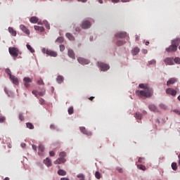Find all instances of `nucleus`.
Returning <instances> with one entry per match:
<instances>
[{
  "mask_svg": "<svg viewBox=\"0 0 180 180\" xmlns=\"http://www.w3.org/2000/svg\"><path fill=\"white\" fill-rule=\"evenodd\" d=\"M139 88L144 90L136 91L135 94L139 98H150L153 96V89L148 87V85L144 84H140Z\"/></svg>",
  "mask_w": 180,
  "mask_h": 180,
  "instance_id": "obj_1",
  "label": "nucleus"
},
{
  "mask_svg": "<svg viewBox=\"0 0 180 180\" xmlns=\"http://www.w3.org/2000/svg\"><path fill=\"white\" fill-rule=\"evenodd\" d=\"M67 157V153L65 152H60L59 153V158L54 161V164H64L67 162V160H65V158Z\"/></svg>",
  "mask_w": 180,
  "mask_h": 180,
  "instance_id": "obj_2",
  "label": "nucleus"
},
{
  "mask_svg": "<svg viewBox=\"0 0 180 180\" xmlns=\"http://www.w3.org/2000/svg\"><path fill=\"white\" fill-rule=\"evenodd\" d=\"M41 51L44 54H47V56H50V57H57L58 56L57 52L50 49H46V48L42 49Z\"/></svg>",
  "mask_w": 180,
  "mask_h": 180,
  "instance_id": "obj_3",
  "label": "nucleus"
},
{
  "mask_svg": "<svg viewBox=\"0 0 180 180\" xmlns=\"http://www.w3.org/2000/svg\"><path fill=\"white\" fill-rule=\"evenodd\" d=\"M8 51H9V53L11 54V56L14 57V58H15L16 57H18L19 56V49H18V48L10 47V48H8Z\"/></svg>",
  "mask_w": 180,
  "mask_h": 180,
  "instance_id": "obj_4",
  "label": "nucleus"
},
{
  "mask_svg": "<svg viewBox=\"0 0 180 180\" xmlns=\"http://www.w3.org/2000/svg\"><path fill=\"white\" fill-rule=\"evenodd\" d=\"M98 66L100 67L101 71H108V70L110 68L108 64L103 63H98Z\"/></svg>",
  "mask_w": 180,
  "mask_h": 180,
  "instance_id": "obj_5",
  "label": "nucleus"
},
{
  "mask_svg": "<svg viewBox=\"0 0 180 180\" xmlns=\"http://www.w3.org/2000/svg\"><path fill=\"white\" fill-rule=\"evenodd\" d=\"M166 94H167V95H172V96H175V95H176V91L172 88H167L166 89Z\"/></svg>",
  "mask_w": 180,
  "mask_h": 180,
  "instance_id": "obj_6",
  "label": "nucleus"
},
{
  "mask_svg": "<svg viewBox=\"0 0 180 180\" xmlns=\"http://www.w3.org/2000/svg\"><path fill=\"white\" fill-rule=\"evenodd\" d=\"M79 130L83 133V134H86V136H92V132L86 130L85 127H80Z\"/></svg>",
  "mask_w": 180,
  "mask_h": 180,
  "instance_id": "obj_7",
  "label": "nucleus"
},
{
  "mask_svg": "<svg viewBox=\"0 0 180 180\" xmlns=\"http://www.w3.org/2000/svg\"><path fill=\"white\" fill-rule=\"evenodd\" d=\"M24 85L26 88H29L30 86V84H32V79L29 77H25L24 78Z\"/></svg>",
  "mask_w": 180,
  "mask_h": 180,
  "instance_id": "obj_8",
  "label": "nucleus"
},
{
  "mask_svg": "<svg viewBox=\"0 0 180 180\" xmlns=\"http://www.w3.org/2000/svg\"><path fill=\"white\" fill-rule=\"evenodd\" d=\"M127 32H120L115 34V37H118L119 39H124V37H127Z\"/></svg>",
  "mask_w": 180,
  "mask_h": 180,
  "instance_id": "obj_9",
  "label": "nucleus"
},
{
  "mask_svg": "<svg viewBox=\"0 0 180 180\" xmlns=\"http://www.w3.org/2000/svg\"><path fill=\"white\" fill-rule=\"evenodd\" d=\"M89 27H91V22L86 20L82 22V29H89Z\"/></svg>",
  "mask_w": 180,
  "mask_h": 180,
  "instance_id": "obj_10",
  "label": "nucleus"
},
{
  "mask_svg": "<svg viewBox=\"0 0 180 180\" xmlns=\"http://www.w3.org/2000/svg\"><path fill=\"white\" fill-rule=\"evenodd\" d=\"M176 50H178V48L172 44L166 49V51H167V53H172L174 51H176Z\"/></svg>",
  "mask_w": 180,
  "mask_h": 180,
  "instance_id": "obj_11",
  "label": "nucleus"
},
{
  "mask_svg": "<svg viewBox=\"0 0 180 180\" xmlns=\"http://www.w3.org/2000/svg\"><path fill=\"white\" fill-rule=\"evenodd\" d=\"M77 61L79 63V64H84V65L89 64V60L84 58H78Z\"/></svg>",
  "mask_w": 180,
  "mask_h": 180,
  "instance_id": "obj_12",
  "label": "nucleus"
},
{
  "mask_svg": "<svg viewBox=\"0 0 180 180\" xmlns=\"http://www.w3.org/2000/svg\"><path fill=\"white\" fill-rule=\"evenodd\" d=\"M10 79H11V82H13V84H14V85L19 84V79H18V77L12 75L10 77Z\"/></svg>",
  "mask_w": 180,
  "mask_h": 180,
  "instance_id": "obj_13",
  "label": "nucleus"
},
{
  "mask_svg": "<svg viewBox=\"0 0 180 180\" xmlns=\"http://www.w3.org/2000/svg\"><path fill=\"white\" fill-rule=\"evenodd\" d=\"M164 62L165 63L166 65H172L174 64V59L171 58H166L164 60Z\"/></svg>",
  "mask_w": 180,
  "mask_h": 180,
  "instance_id": "obj_14",
  "label": "nucleus"
},
{
  "mask_svg": "<svg viewBox=\"0 0 180 180\" xmlns=\"http://www.w3.org/2000/svg\"><path fill=\"white\" fill-rule=\"evenodd\" d=\"M180 38H177L172 41V45L175 46L176 49H178V46H179Z\"/></svg>",
  "mask_w": 180,
  "mask_h": 180,
  "instance_id": "obj_15",
  "label": "nucleus"
},
{
  "mask_svg": "<svg viewBox=\"0 0 180 180\" xmlns=\"http://www.w3.org/2000/svg\"><path fill=\"white\" fill-rule=\"evenodd\" d=\"M148 108L151 112H158V108L154 104L149 105Z\"/></svg>",
  "mask_w": 180,
  "mask_h": 180,
  "instance_id": "obj_16",
  "label": "nucleus"
},
{
  "mask_svg": "<svg viewBox=\"0 0 180 180\" xmlns=\"http://www.w3.org/2000/svg\"><path fill=\"white\" fill-rule=\"evenodd\" d=\"M44 163L45 164V165H46V167H51V160H50V158H46L44 160Z\"/></svg>",
  "mask_w": 180,
  "mask_h": 180,
  "instance_id": "obj_17",
  "label": "nucleus"
},
{
  "mask_svg": "<svg viewBox=\"0 0 180 180\" xmlns=\"http://www.w3.org/2000/svg\"><path fill=\"white\" fill-rule=\"evenodd\" d=\"M176 82V79L175 78H171L169 79L167 82V86H169V85H173V84H174Z\"/></svg>",
  "mask_w": 180,
  "mask_h": 180,
  "instance_id": "obj_18",
  "label": "nucleus"
},
{
  "mask_svg": "<svg viewBox=\"0 0 180 180\" xmlns=\"http://www.w3.org/2000/svg\"><path fill=\"white\" fill-rule=\"evenodd\" d=\"M32 94H33V95H35L36 96H37V95H39V96H44V91H40V92H39V91H36V90H33V91H32Z\"/></svg>",
  "mask_w": 180,
  "mask_h": 180,
  "instance_id": "obj_19",
  "label": "nucleus"
},
{
  "mask_svg": "<svg viewBox=\"0 0 180 180\" xmlns=\"http://www.w3.org/2000/svg\"><path fill=\"white\" fill-rule=\"evenodd\" d=\"M68 54L70 58H75V53H74V51L69 49Z\"/></svg>",
  "mask_w": 180,
  "mask_h": 180,
  "instance_id": "obj_20",
  "label": "nucleus"
},
{
  "mask_svg": "<svg viewBox=\"0 0 180 180\" xmlns=\"http://www.w3.org/2000/svg\"><path fill=\"white\" fill-rule=\"evenodd\" d=\"M56 81L58 84H61L64 82V77L61 75H58L56 78Z\"/></svg>",
  "mask_w": 180,
  "mask_h": 180,
  "instance_id": "obj_21",
  "label": "nucleus"
},
{
  "mask_svg": "<svg viewBox=\"0 0 180 180\" xmlns=\"http://www.w3.org/2000/svg\"><path fill=\"white\" fill-rule=\"evenodd\" d=\"M140 51V49H139V47H135L133 50H132V54L133 56H137V54H139Z\"/></svg>",
  "mask_w": 180,
  "mask_h": 180,
  "instance_id": "obj_22",
  "label": "nucleus"
},
{
  "mask_svg": "<svg viewBox=\"0 0 180 180\" xmlns=\"http://www.w3.org/2000/svg\"><path fill=\"white\" fill-rule=\"evenodd\" d=\"M58 174L59 175H60L61 176H65V175H67V172H65V170H63V169H59L58 171Z\"/></svg>",
  "mask_w": 180,
  "mask_h": 180,
  "instance_id": "obj_23",
  "label": "nucleus"
},
{
  "mask_svg": "<svg viewBox=\"0 0 180 180\" xmlns=\"http://www.w3.org/2000/svg\"><path fill=\"white\" fill-rule=\"evenodd\" d=\"M34 27L36 30H38L39 32H44V27H40V26H38V25H34Z\"/></svg>",
  "mask_w": 180,
  "mask_h": 180,
  "instance_id": "obj_24",
  "label": "nucleus"
},
{
  "mask_svg": "<svg viewBox=\"0 0 180 180\" xmlns=\"http://www.w3.org/2000/svg\"><path fill=\"white\" fill-rule=\"evenodd\" d=\"M8 32L11 33L12 36H16V31L13 30V28L9 27H8Z\"/></svg>",
  "mask_w": 180,
  "mask_h": 180,
  "instance_id": "obj_25",
  "label": "nucleus"
},
{
  "mask_svg": "<svg viewBox=\"0 0 180 180\" xmlns=\"http://www.w3.org/2000/svg\"><path fill=\"white\" fill-rule=\"evenodd\" d=\"M65 36L72 41H73V40H75V38L74 37V36H72V34H71L70 33H68V32L66 33Z\"/></svg>",
  "mask_w": 180,
  "mask_h": 180,
  "instance_id": "obj_26",
  "label": "nucleus"
},
{
  "mask_svg": "<svg viewBox=\"0 0 180 180\" xmlns=\"http://www.w3.org/2000/svg\"><path fill=\"white\" fill-rule=\"evenodd\" d=\"M136 167H137L138 169H141V171H146V169H147L146 166H144L143 165H136Z\"/></svg>",
  "mask_w": 180,
  "mask_h": 180,
  "instance_id": "obj_27",
  "label": "nucleus"
},
{
  "mask_svg": "<svg viewBox=\"0 0 180 180\" xmlns=\"http://www.w3.org/2000/svg\"><path fill=\"white\" fill-rule=\"evenodd\" d=\"M30 20L31 23H37V22H39V18L37 17H32Z\"/></svg>",
  "mask_w": 180,
  "mask_h": 180,
  "instance_id": "obj_28",
  "label": "nucleus"
},
{
  "mask_svg": "<svg viewBox=\"0 0 180 180\" xmlns=\"http://www.w3.org/2000/svg\"><path fill=\"white\" fill-rule=\"evenodd\" d=\"M134 116H135L136 119H138V120H140L141 119V117H143V115H141V113H140L139 112H136Z\"/></svg>",
  "mask_w": 180,
  "mask_h": 180,
  "instance_id": "obj_29",
  "label": "nucleus"
},
{
  "mask_svg": "<svg viewBox=\"0 0 180 180\" xmlns=\"http://www.w3.org/2000/svg\"><path fill=\"white\" fill-rule=\"evenodd\" d=\"M26 126H27V129H30V130H33V129H34V126L33 125V124H32L30 122H27L26 124Z\"/></svg>",
  "mask_w": 180,
  "mask_h": 180,
  "instance_id": "obj_30",
  "label": "nucleus"
},
{
  "mask_svg": "<svg viewBox=\"0 0 180 180\" xmlns=\"http://www.w3.org/2000/svg\"><path fill=\"white\" fill-rule=\"evenodd\" d=\"M172 168L173 171H176V169H178V166L176 162L172 163Z\"/></svg>",
  "mask_w": 180,
  "mask_h": 180,
  "instance_id": "obj_31",
  "label": "nucleus"
},
{
  "mask_svg": "<svg viewBox=\"0 0 180 180\" xmlns=\"http://www.w3.org/2000/svg\"><path fill=\"white\" fill-rule=\"evenodd\" d=\"M124 43H126V41H124V40H118L117 41V46H123V44H124Z\"/></svg>",
  "mask_w": 180,
  "mask_h": 180,
  "instance_id": "obj_32",
  "label": "nucleus"
},
{
  "mask_svg": "<svg viewBox=\"0 0 180 180\" xmlns=\"http://www.w3.org/2000/svg\"><path fill=\"white\" fill-rule=\"evenodd\" d=\"M27 50H29V51H30V53H34V50L33 49L32 46H30V44H27Z\"/></svg>",
  "mask_w": 180,
  "mask_h": 180,
  "instance_id": "obj_33",
  "label": "nucleus"
},
{
  "mask_svg": "<svg viewBox=\"0 0 180 180\" xmlns=\"http://www.w3.org/2000/svg\"><path fill=\"white\" fill-rule=\"evenodd\" d=\"M5 72H6L8 75H9V78H11V76H12V72L11 71V69L6 68L5 70Z\"/></svg>",
  "mask_w": 180,
  "mask_h": 180,
  "instance_id": "obj_34",
  "label": "nucleus"
},
{
  "mask_svg": "<svg viewBox=\"0 0 180 180\" xmlns=\"http://www.w3.org/2000/svg\"><path fill=\"white\" fill-rule=\"evenodd\" d=\"M68 112L69 115H72L74 113V107H70Z\"/></svg>",
  "mask_w": 180,
  "mask_h": 180,
  "instance_id": "obj_35",
  "label": "nucleus"
},
{
  "mask_svg": "<svg viewBox=\"0 0 180 180\" xmlns=\"http://www.w3.org/2000/svg\"><path fill=\"white\" fill-rule=\"evenodd\" d=\"M23 32L24 33H25V34H30V31L29 30H27V28H26V27H23Z\"/></svg>",
  "mask_w": 180,
  "mask_h": 180,
  "instance_id": "obj_36",
  "label": "nucleus"
},
{
  "mask_svg": "<svg viewBox=\"0 0 180 180\" xmlns=\"http://www.w3.org/2000/svg\"><path fill=\"white\" fill-rule=\"evenodd\" d=\"M44 23L46 29H48V30H50V24L47 21H44Z\"/></svg>",
  "mask_w": 180,
  "mask_h": 180,
  "instance_id": "obj_37",
  "label": "nucleus"
},
{
  "mask_svg": "<svg viewBox=\"0 0 180 180\" xmlns=\"http://www.w3.org/2000/svg\"><path fill=\"white\" fill-rule=\"evenodd\" d=\"M95 176L97 179H101V173L99 172H96Z\"/></svg>",
  "mask_w": 180,
  "mask_h": 180,
  "instance_id": "obj_38",
  "label": "nucleus"
},
{
  "mask_svg": "<svg viewBox=\"0 0 180 180\" xmlns=\"http://www.w3.org/2000/svg\"><path fill=\"white\" fill-rule=\"evenodd\" d=\"M56 41H58V43H63L64 41V38L63 37H58L57 39H56Z\"/></svg>",
  "mask_w": 180,
  "mask_h": 180,
  "instance_id": "obj_39",
  "label": "nucleus"
},
{
  "mask_svg": "<svg viewBox=\"0 0 180 180\" xmlns=\"http://www.w3.org/2000/svg\"><path fill=\"white\" fill-rule=\"evenodd\" d=\"M39 151H41V153H43V151H44V146L39 145Z\"/></svg>",
  "mask_w": 180,
  "mask_h": 180,
  "instance_id": "obj_40",
  "label": "nucleus"
},
{
  "mask_svg": "<svg viewBox=\"0 0 180 180\" xmlns=\"http://www.w3.org/2000/svg\"><path fill=\"white\" fill-rule=\"evenodd\" d=\"M5 120H6V119L5 118V117H0V123H4V122H5Z\"/></svg>",
  "mask_w": 180,
  "mask_h": 180,
  "instance_id": "obj_41",
  "label": "nucleus"
},
{
  "mask_svg": "<svg viewBox=\"0 0 180 180\" xmlns=\"http://www.w3.org/2000/svg\"><path fill=\"white\" fill-rule=\"evenodd\" d=\"M174 63L176 64H180V58H174Z\"/></svg>",
  "mask_w": 180,
  "mask_h": 180,
  "instance_id": "obj_42",
  "label": "nucleus"
},
{
  "mask_svg": "<svg viewBox=\"0 0 180 180\" xmlns=\"http://www.w3.org/2000/svg\"><path fill=\"white\" fill-rule=\"evenodd\" d=\"M77 178L82 179L83 178H85V176H84L83 174H77Z\"/></svg>",
  "mask_w": 180,
  "mask_h": 180,
  "instance_id": "obj_43",
  "label": "nucleus"
},
{
  "mask_svg": "<svg viewBox=\"0 0 180 180\" xmlns=\"http://www.w3.org/2000/svg\"><path fill=\"white\" fill-rule=\"evenodd\" d=\"M37 84L38 85H44V82H43L42 79L38 80Z\"/></svg>",
  "mask_w": 180,
  "mask_h": 180,
  "instance_id": "obj_44",
  "label": "nucleus"
},
{
  "mask_svg": "<svg viewBox=\"0 0 180 180\" xmlns=\"http://www.w3.org/2000/svg\"><path fill=\"white\" fill-rule=\"evenodd\" d=\"M156 61L155 60H152L148 62V65H152L153 64H155Z\"/></svg>",
  "mask_w": 180,
  "mask_h": 180,
  "instance_id": "obj_45",
  "label": "nucleus"
},
{
  "mask_svg": "<svg viewBox=\"0 0 180 180\" xmlns=\"http://www.w3.org/2000/svg\"><path fill=\"white\" fill-rule=\"evenodd\" d=\"M173 112L174 113H176V115H179L180 116V111H179V110L175 109V110H173Z\"/></svg>",
  "mask_w": 180,
  "mask_h": 180,
  "instance_id": "obj_46",
  "label": "nucleus"
},
{
  "mask_svg": "<svg viewBox=\"0 0 180 180\" xmlns=\"http://www.w3.org/2000/svg\"><path fill=\"white\" fill-rule=\"evenodd\" d=\"M64 50H65V46H64V45H60V51H64Z\"/></svg>",
  "mask_w": 180,
  "mask_h": 180,
  "instance_id": "obj_47",
  "label": "nucleus"
},
{
  "mask_svg": "<svg viewBox=\"0 0 180 180\" xmlns=\"http://www.w3.org/2000/svg\"><path fill=\"white\" fill-rule=\"evenodd\" d=\"M143 161H144V158H139V159H138V162L141 163V162H143Z\"/></svg>",
  "mask_w": 180,
  "mask_h": 180,
  "instance_id": "obj_48",
  "label": "nucleus"
},
{
  "mask_svg": "<svg viewBox=\"0 0 180 180\" xmlns=\"http://www.w3.org/2000/svg\"><path fill=\"white\" fill-rule=\"evenodd\" d=\"M49 155L51 157H54V155H56V153H54V151H50Z\"/></svg>",
  "mask_w": 180,
  "mask_h": 180,
  "instance_id": "obj_49",
  "label": "nucleus"
},
{
  "mask_svg": "<svg viewBox=\"0 0 180 180\" xmlns=\"http://www.w3.org/2000/svg\"><path fill=\"white\" fill-rule=\"evenodd\" d=\"M111 2L113 4H117V2H120V0H111Z\"/></svg>",
  "mask_w": 180,
  "mask_h": 180,
  "instance_id": "obj_50",
  "label": "nucleus"
},
{
  "mask_svg": "<svg viewBox=\"0 0 180 180\" xmlns=\"http://www.w3.org/2000/svg\"><path fill=\"white\" fill-rule=\"evenodd\" d=\"M39 102H40L41 105H43V103H44V99L40 98Z\"/></svg>",
  "mask_w": 180,
  "mask_h": 180,
  "instance_id": "obj_51",
  "label": "nucleus"
},
{
  "mask_svg": "<svg viewBox=\"0 0 180 180\" xmlns=\"http://www.w3.org/2000/svg\"><path fill=\"white\" fill-rule=\"evenodd\" d=\"M50 129H51L52 130H54V129H56V126H54V124H51Z\"/></svg>",
  "mask_w": 180,
  "mask_h": 180,
  "instance_id": "obj_52",
  "label": "nucleus"
},
{
  "mask_svg": "<svg viewBox=\"0 0 180 180\" xmlns=\"http://www.w3.org/2000/svg\"><path fill=\"white\" fill-rule=\"evenodd\" d=\"M142 52L143 54H147V53H148V51H147V49H143Z\"/></svg>",
  "mask_w": 180,
  "mask_h": 180,
  "instance_id": "obj_53",
  "label": "nucleus"
},
{
  "mask_svg": "<svg viewBox=\"0 0 180 180\" xmlns=\"http://www.w3.org/2000/svg\"><path fill=\"white\" fill-rule=\"evenodd\" d=\"M19 119H20V120H21V122H22V120H23V116L22 115V114L19 115Z\"/></svg>",
  "mask_w": 180,
  "mask_h": 180,
  "instance_id": "obj_54",
  "label": "nucleus"
},
{
  "mask_svg": "<svg viewBox=\"0 0 180 180\" xmlns=\"http://www.w3.org/2000/svg\"><path fill=\"white\" fill-rule=\"evenodd\" d=\"M160 108H161L162 109H165V105L163 104H160Z\"/></svg>",
  "mask_w": 180,
  "mask_h": 180,
  "instance_id": "obj_55",
  "label": "nucleus"
},
{
  "mask_svg": "<svg viewBox=\"0 0 180 180\" xmlns=\"http://www.w3.org/2000/svg\"><path fill=\"white\" fill-rule=\"evenodd\" d=\"M32 148H33V150H34V151H37V148L36 146L33 145Z\"/></svg>",
  "mask_w": 180,
  "mask_h": 180,
  "instance_id": "obj_56",
  "label": "nucleus"
},
{
  "mask_svg": "<svg viewBox=\"0 0 180 180\" xmlns=\"http://www.w3.org/2000/svg\"><path fill=\"white\" fill-rule=\"evenodd\" d=\"M86 1L88 0H77L78 2H83V3L86 2Z\"/></svg>",
  "mask_w": 180,
  "mask_h": 180,
  "instance_id": "obj_57",
  "label": "nucleus"
},
{
  "mask_svg": "<svg viewBox=\"0 0 180 180\" xmlns=\"http://www.w3.org/2000/svg\"><path fill=\"white\" fill-rule=\"evenodd\" d=\"M75 30L76 32H81V29H79V27H76Z\"/></svg>",
  "mask_w": 180,
  "mask_h": 180,
  "instance_id": "obj_58",
  "label": "nucleus"
},
{
  "mask_svg": "<svg viewBox=\"0 0 180 180\" xmlns=\"http://www.w3.org/2000/svg\"><path fill=\"white\" fill-rule=\"evenodd\" d=\"M121 2H130V0H121Z\"/></svg>",
  "mask_w": 180,
  "mask_h": 180,
  "instance_id": "obj_59",
  "label": "nucleus"
},
{
  "mask_svg": "<svg viewBox=\"0 0 180 180\" xmlns=\"http://www.w3.org/2000/svg\"><path fill=\"white\" fill-rule=\"evenodd\" d=\"M60 180H70V179L65 178V177H62V178L60 179Z\"/></svg>",
  "mask_w": 180,
  "mask_h": 180,
  "instance_id": "obj_60",
  "label": "nucleus"
},
{
  "mask_svg": "<svg viewBox=\"0 0 180 180\" xmlns=\"http://www.w3.org/2000/svg\"><path fill=\"white\" fill-rule=\"evenodd\" d=\"M89 99V101H94V99H95V97L91 96Z\"/></svg>",
  "mask_w": 180,
  "mask_h": 180,
  "instance_id": "obj_61",
  "label": "nucleus"
},
{
  "mask_svg": "<svg viewBox=\"0 0 180 180\" xmlns=\"http://www.w3.org/2000/svg\"><path fill=\"white\" fill-rule=\"evenodd\" d=\"M136 40L137 41H139V40H140V37H139V36H137V35H136Z\"/></svg>",
  "mask_w": 180,
  "mask_h": 180,
  "instance_id": "obj_62",
  "label": "nucleus"
},
{
  "mask_svg": "<svg viewBox=\"0 0 180 180\" xmlns=\"http://www.w3.org/2000/svg\"><path fill=\"white\" fill-rule=\"evenodd\" d=\"M37 23H38V25H43V22L41 21H38Z\"/></svg>",
  "mask_w": 180,
  "mask_h": 180,
  "instance_id": "obj_63",
  "label": "nucleus"
},
{
  "mask_svg": "<svg viewBox=\"0 0 180 180\" xmlns=\"http://www.w3.org/2000/svg\"><path fill=\"white\" fill-rule=\"evenodd\" d=\"M4 180H9L8 177H6Z\"/></svg>",
  "mask_w": 180,
  "mask_h": 180,
  "instance_id": "obj_64",
  "label": "nucleus"
}]
</instances>
